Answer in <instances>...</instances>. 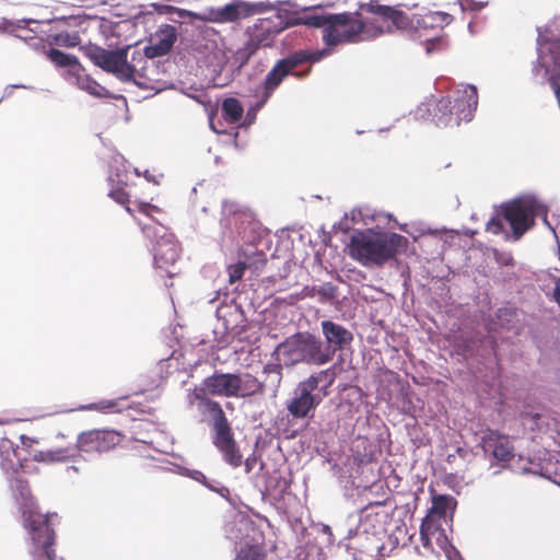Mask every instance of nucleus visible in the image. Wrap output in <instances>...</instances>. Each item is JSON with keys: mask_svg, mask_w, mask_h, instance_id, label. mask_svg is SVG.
Wrapping results in <instances>:
<instances>
[{"mask_svg": "<svg viewBox=\"0 0 560 560\" xmlns=\"http://www.w3.org/2000/svg\"><path fill=\"white\" fill-rule=\"evenodd\" d=\"M335 372L327 369L313 373L300 382L293 397L287 404L288 412L294 419L312 417L316 407L328 396V389L335 382Z\"/></svg>", "mask_w": 560, "mask_h": 560, "instance_id": "f03ea898", "label": "nucleus"}, {"mask_svg": "<svg viewBox=\"0 0 560 560\" xmlns=\"http://www.w3.org/2000/svg\"><path fill=\"white\" fill-rule=\"evenodd\" d=\"M82 89L86 90L92 95H100V85L95 81L88 80L86 84L82 85Z\"/></svg>", "mask_w": 560, "mask_h": 560, "instance_id": "a19ab883", "label": "nucleus"}, {"mask_svg": "<svg viewBox=\"0 0 560 560\" xmlns=\"http://www.w3.org/2000/svg\"><path fill=\"white\" fill-rule=\"evenodd\" d=\"M236 387V397L241 398L262 395L265 393V384L249 373L238 374Z\"/></svg>", "mask_w": 560, "mask_h": 560, "instance_id": "4be33fe9", "label": "nucleus"}, {"mask_svg": "<svg viewBox=\"0 0 560 560\" xmlns=\"http://www.w3.org/2000/svg\"><path fill=\"white\" fill-rule=\"evenodd\" d=\"M440 528V522L434 515L428 513V515L422 520L420 526V539L423 547L429 548L431 546V537L434 536Z\"/></svg>", "mask_w": 560, "mask_h": 560, "instance_id": "a878e982", "label": "nucleus"}, {"mask_svg": "<svg viewBox=\"0 0 560 560\" xmlns=\"http://www.w3.org/2000/svg\"><path fill=\"white\" fill-rule=\"evenodd\" d=\"M47 58L59 68L79 66V60L74 55L66 54L59 49L51 48L47 52Z\"/></svg>", "mask_w": 560, "mask_h": 560, "instance_id": "bb28decb", "label": "nucleus"}, {"mask_svg": "<svg viewBox=\"0 0 560 560\" xmlns=\"http://www.w3.org/2000/svg\"><path fill=\"white\" fill-rule=\"evenodd\" d=\"M121 435L114 430H90L78 436L77 446L84 453H104L115 448Z\"/></svg>", "mask_w": 560, "mask_h": 560, "instance_id": "1a4fd4ad", "label": "nucleus"}, {"mask_svg": "<svg viewBox=\"0 0 560 560\" xmlns=\"http://www.w3.org/2000/svg\"><path fill=\"white\" fill-rule=\"evenodd\" d=\"M332 14H312L306 16L305 24L313 27H323L325 34L328 25L330 24Z\"/></svg>", "mask_w": 560, "mask_h": 560, "instance_id": "72a5a7b5", "label": "nucleus"}, {"mask_svg": "<svg viewBox=\"0 0 560 560\" xmlns=\"http://www.w3.org/2000/svg\"><path fill=\"white\" fill-rule=\"evenodd\" d=\"M555 298L556 301L560 304V279L556 282Z\"/></svg>", "mask_w": 560, "mask_h": 560, "instance_id": "49530a36", "label": "nucleus"}, {"mask_svg": "<svg viewBox=\"0 0 560 560\" xmlns=\"http://www.w3.org/2000/svg\"><path fill=\"white\" fill-rule=\"evenodd\" d=\"M408 244V238L397 233L358 231L350 238L349 254L364 266H383L405 252Z\"/></svg>", "mask_w": 560, "mask_h": 560, "instance_id": "f257e3e1", "label": "nucleus"}, {"mask_svg": "<svg viewBox=\"0 0 560 560\" xmlns=\"http://www.w3.org/2000/svg\"><path fill=\"white\" fill-rule=\"evenodd\" d=\"M480 445L482 450L500 462H510L514 457V447L508 435L487 428L481 432Z\"/></svg>", "mask_w": 560, "mask_h": 560, "instance_id": "f8f14e48", "label": "nucleus"}, {"mask_svg": "<svg viewBox=\"0 0 560 560\" xmlns=\"http://www.w3.org/2000/svg\"><path fill=\"white\" fill-rule=\"evenodd\" d=\"M245 269H246V264L243 261H238L237 264L230 265L228 267L229 282L234 283V282L241 280L244 276Z\"/></svg>", "mask_w": 560, "mask_h": 560, "instance_id": "c9c22d12", "label": "nucleus"}, {"mask_svg": "<svg viewBox=\"0 0 560 560\" xmlns=\"http://www.w3.org/2000/svg\"><path fill=\"white\" fill-rule=\"evenodd\" d=\"M464 94L463 97L456 98L455 104L458 109L459 119L470 120L478 105L476 86L467 85L464 90Z\"/></svg>", "mask_w": 560, "mask_h": 560, "instance_id": "412c9836", "label": "nucleus"}, {"mask_svg": "<svg viewBox=\"0 0 560 560\" xmlns=\"http://www.w3.org/2000/svg\"><path fill=\"white\" fill-rule=\"evenodd\" d=\"M244 108L235 97H228L222 103V116L230 124H237L243 117Z\"/></svg>", "mask_w": 560, "mask_h": 560, "instance_id": "393cba45", "label": "nucleus"}, {"mask_svg": "<svg viewBox=\"0 0 560 560\" xmlns=\"http://www.w3.org/2000/svg\"><path fill=\"white\" fill-rule=\"evenodd\" d=\"M264 372H266V373H271V372L276 373L278 375V383H280V381H281V366L280 365H277V364H275V365H266L264 368Z\"/></svg>", "mask_w": 560, "mask_h": 560, "instance_id": "79ce46f5", "label": "nucleus"}, {"mask_svg": "<svg viewBox=\"0 0 560 560\" xmlns=\"http://www.w3.org/2000/svg\"><path fill=\"white\" fill-rule=\"evenodd\" d=\"M337 288L331 283H325L316 288V293L322 296V301L331 300L336 296Z\"/></svg>", "mask_w": 560, "mask_h": 560, "instance_id": "e433bc0d", "label": "nucleus"}, {"mask_svg": "<svg viewBox=\"0 0 560 560\" xmlns=\"http://www.w3.org/2000/svg\"><path fill=\"white\" fill-rule=\"evenodd\" d=\"M295 68L296 61L292 60L290 55L275 65V67L267 73L264 81L262 97L265 101L271 96L283 79L291 74Z\"/></svg>", "mask_w": 560, "mask_h": 560, "instance_id": "6ab92c4d", "label": "nucleus"}, {"mask_svg": "<svg viewBox=\"0 0 560 560\" xmlns=\"http://www.w3.org/2000/svg\"><path fill=\"white\" fill-rule=\"evenodd\" d=\"M109 197L113 198L116 202L125 206L126 211L132 215V209L128 206L129 195L124 188L110 190Z\"/></svg>", "mask_w": 560, "mask_h": 560, "instance_id": "f704fd0d", "label": "nucleus"}, {"mask_svg": "<svg viewBox=\"0 0 560 560\" xmlns=\"http://www.w3.org/2000/svg\"><path fill=\"white\" fill-rule=\"evenodd\" d=\"M101 405H102L101 409H109V408H114L116 406V404L112 400L101 402Z\"/></svg>", "mask_w": 560, "mask_h": 560, "instance_id": "de8ad7c7", "label": "nucleus"}, {"mask_svg": "<svg viewBox=\"0 0 560 560\" xmlns=\"http://www.w3.org/2000/svg\"><path fill=\"white\" fill-rule=\"evenodd\" d=\"M129 47L107 50L98 46H88L85 56L97 67L106 72L115 74L121 81L135 80L138 71L135 61H144L142 52L135 50L128 59Z\"/></svg>", "mask_w": 560, "mask_h": 560, "instance_id": "20e7f679", "label": "nucleus"}, {"mask_svg": "<svg viewBox=\"0 0 560 560\" xmlns=\"http://www.w3.org/2000/svg\"><path fill=\"white\" fill-rule=\"evenodd\" d=\"M222 209L225 214H236L241 212V206L232 200L223 201Z\"/></svg>", "mask_w": 560, "mask_h": 560, "instance_id": "4c0bfd02", "label": "nucleus"}, {"mask_svg": "<svg viewBox=\"0 0 560 560\" xmlns=\"http://www.w3.org/2000/svg\"><path fill=\"white\" fill-rule=\"evenodd\" d=\"M213 444L232 467L236 468L243 464V455L234 440L231 425L215 432Z\"/></svg>", "mask_w": 560, "mask_h": 560, "instance_id": "f3484780", "label": "nucleus"}, {"mask_svg": "<svg viewBox=\"0 0 560 560\" xmlns=\"http://www.w3.org/2000/svg\"><path fill=\"white\" fill-rule=\"evenodd\" d=\"M453 21V16L446 12L429 11L423 15L417 16L416 26L420 28H443Z\"/></svg>", "mask_w": 560, "mask_h": 560, "instance_id": "5701e85b", "label": "nucleus"}, {"mask_svg": "<svg viewBox=\"0 0 560 560\" xmlns=\"http://www.w3.org/2000/svg\"><path fill=\"white\" fill-rule=\"evenodd\" d=\"M452 102L450 100V97H442L441 100H439L435 104V110H438L439 113H441V115H439L438 113L434 114V118L436 119V125L438 126H441V125H448L451 119H452V106H451Z\"/></svg>", "mask_w": 560, "mask_h": 560, "instance_id": "c85d7f7f", "label": "nucleus"}, {"mask_svg": "<svg viewBox=\"0 0 560 560\" xmlns=\"http://www.w3.org/2000/svg\"><path fill=\"white\" fill-rule=\"evenodd\" d=\"M320 326L326 340L324 348H328L330 351L331 361L336 351L345 349L346 346L352 342L353 335L350 330L332 320H323Z\"/></svg>", "mask_w": 560, "mask_h": 560, "instance_id": "2eb2a0df", "label": "nucleus"}, {"mask_svg": "<svg viewBox=\"0 0 560 560\" xmlns=\"http://www.w3.org/2000/svg\"><path fill=\"white\" fill-rule=\"evenodd\" d=\"M138 211L145 214L147 217H152L153 212H159V208L148 202H139Z\"/></svg>", "mask_w": 560, "mask_h": 560, "instance_id": "58836bf2", "label": "nucleus"}, {"mask_svg": "<svg viewBox=\"0 0 560 560\" xmlns=\"http://www.w3.org/2000/svg\"><path fill=\"white\" fill-rule=\"evenodd\" d=\"M16 489L19 491V498L21 500V513L23 518V525L28 530V526H26L27 522L25 518V514H38L42 518L47 520V524L51 526L50 518L51 516H56L57 514H42L39 511H37L34 506L33 497L31 493V489L28 487L27 481L25 480H16Z\"/></svg>", "mask_w": 560, "mask_h": 560, "instance_id": "aec40b11", "label": "nucleus"}, {"mask_svg": "<svg viewBox=\"0 0 560 560\" xmlns=\"http://www.w3.org/2000/svg\"><path fill=\"white\" fill-rule=\"evenodd\" d=\"M447 460H448V462L453 460V456H452V455H448Z\"/></svg>", "mask_w": 560, "mask_h": 560, "instance_id": "603ef678", "label": "nucleus"}, {"mask_svg": "<svg viewBox=\"0 0 560 560\" xmlns=\"http://www.w3.org/2000/svg\"><path fill=\"white\" fill-rule=\"evenodd\" d=\"M329 50L328 49H322V50H316V51H307V50H299V51H295L293 54H291V58L292 60H295L296 61V68L305 62H318L320 61L324 57L328 56L329 55Z\"/></svg>", "mask_w": 560, "mask_h": 560, "instance_id": "cd10ccee", "label": "nucleus"}, {"mask_svg": "<svg viewBox=\"0 0 560 560\" xmlns=\"http://www.w3.org/2000/svg\"><path fill=\"white\" fill-rule=\"evenodd\" d=\"M237 382L238 374L215 372L206 377L198 387L212 396L236 397Z\"/></svg>", "mask_w": 560, "mask_h": 560, "instance_id": "ddd939ff", "label": "nucleus"}, {"mask_svg": "<svg viewBox=\"0 0 560 560\" xmlns=\"http://www.w3.org/2000/svg\"><path fill=\"white\" fill-rule=\"evenodd\" d=\"M81 42L78 33L61 32L51 36V43L61 47H75Z\"/></svg>", "mask_w": 560, "mask_h": 560, "instance_id": "7c9ffc66", "label": "nucleus"}, {"mask_svg": "<svg viewBox=\"0 0 560 560\" xmlns=\"http://www.w3.org/2000/svg\"><path fill=\"white\" fill-rule=\"evenodd\" d=\"M275 5L269 1L249 3L246 1H234L215 12V20L221 23L235 22L240 19H246L256 14L272 11Z\"/></svg>", "mask_w": 560, "mask_h": 560, "instance_id": "9d476101", "label": "nucleus"}, {"mask_svg": "<svg viewBox=\"0 0 560 560\" xmlns=\"http://www.w3.org/2000/svg\"><path fill=\"white\" fill-rule=\"evenodd\" d=\"M22 443L26 445V441H31L30 438H26L25 435H21Z\"/></svg>", "mask_w": 560, "mask_h": 560, "instance_id": "09e8293b", "label": "nucleus"}, {"mask_svg": "<svg viewBox=\"0 0 560 560\" xmlns=\"http://www.w3.org/2000/svg\"><path fill=\"white\" fill-rule=\"evenodd\" d=\"M278 486L280 487V492L283 494L290 489V482L285 479L280 477L277 480Z\"/></svg>", "mask_w": 560, "mask_h": 560, "instance_id": "37998d69", "label": "nucleus"}, {"mask_svg": "<svg viewBox=\"0 0 560 560\" xmlns=\"http://www.w3.org/2000/svg\"><path fill=\"white\" fill-rule=\"evenodd\" d=\"M368 11L377 15L380 19L381 24L377 26L378 33H383L384 31L393 32L394 30H407L413 25V20H410L406 13L387 5L370 3Z\"/></svg>", "mask_w": 560, "mask_h": 560, "instance_id": "9b49d317", "label": "nucleus"}, {"mask_svg": "<svg viewBox=\"0 0 560 560\" xmlns=\"http://www.w3.org/2000/svg\"><path fill=\"white\" fill-rule=\"evenodd\" d=\"M288 25L280 12L269 18L258 19L253 26L252 39L257 44L266 45L275 35L284 31Z\"/></svg>", "mask_w": 560, "mask_h": 560, "instance_id": "dca6fc26", "label": "nucleus"}, {"mask_svg": "<svg viewBox=\"0 0 560 560\" xmlns=\"http://www.w3.org/2000/svg\"><path fill=\"white\" fill-rule=\"evenodd\" d=\"M72 455L67 448H58V450H49L45 452H39L38 455H35L36 460L54 463V462H65L69 459Z\"/></svg>", "mask_w": 560, "mask_h": 560, "instance_id": "c756f323", "label": "nucleus"}, {"mask_svg": "<svg viewBox=\"0 0 560 560\" xmlns=\"http://www.w3.org/2000/svg\"><path fill=\"white\" fill-rule=\"evenodd\" d=\"M139 224L145 237L155 242L153 248L155 267L164 270L168 277H173L174 271L171 268L174 267L180 254V246L175 235L155 221L149 224H141L139 222Z\"/></svg>", "mask_w": 560, "mask_h": 560, "instance_id": "39448f33", "label": "nucleus"}, {"mask_svg": "<svg viewBox=\"0 0 560 560\" xmlns=\"http://www.w3.org/2000/svg\"><path fill=\"white\" fill-rule=\"evenodd\" d=\"M234 560H266V552L257 546H246L237 552Z\"/></svg>", "mask_w": 560, "mask_h": 560, "instance_id": "2f4dec72", "label": "nucleus"}, {"mask_svg": "<svg viewBox=\"0 0 560 560\" xmlns=\"http://www.w3.org/2000/svg\"><path fill=\"white\" fill-rule=\"evenodd\" d=\"M256 459L255 458H247L244 464H245V468H246V472H250L252 469H253V466L255 464Z\"/></svg>", "mask_w": 560, "mask_h": 560, "instance_id": "a18cd8bd", "label": "nucleus"}, {"mask_svg": "<svg viewBox=\"0 0 560 560\" xmlns=\"http://www.w3.org/2000/svg\"><path fill=\"white\" fill-rule=\"evenodd\" d=\"M95 408H97L96 405H91L86 409H95Z\"/></svg>", "mask_w": 560, "mask_h": 560, "instance_id": "3c124183", "label": "nucleus"}, {"mask_svg": "<svg viewBox=\"0 0 560 560\" xmlns=\"http://www.w3.org/2000/svg\"><path fill=\"white\" fill-rule=\"evenodd\" d=\"M176 39L175 27L168 24L164 25L150 38V44L145 47V57L153 59L166 55Z\"/></svg>", "mask_w": 560, "mask_h": 560, "instance_id": "a211bd4d", "label": "nucleus"}, {"mask_svg": "<svg viewBox=\"0 0 560 560\" xmlns=\"http://www.w3.org/2000/svg\"><path fill=\"white\" fill-rule=\"evenodd\" d=\"M457 501L450 494H436L432 497V506L429 511L430 514L438 516L439 520L445 518L448 510L454 511Z\"/></svg>", "mask_w": 560, "mask_h": 560, "instance_id": "b1692460", "label": "nucleus"}, {"mask_svg": "<svg viewBox=\"0 0 560 560\" xmlns=\"http://www.w3.org/2000/svg\"><path fill=\"white\" fill-rule=\"evenodd\" d=\"M316 294V288L315 287H304L303 290L296 295V299L302 300L305 298H313Z\"/></svg>", "mask_w": 560, "mask_h": 560, "instance_id": "ea45409f", "label": "nucleus"}, {"mask_svg": "<svg viewBox=\"0 0 560 560\" xmlns=\"http://www.w3.org/2000/svg\"><path fill=\"white\" fill-rule=\"evenodd\" d=\"M447 460H448V462L453 460V456H452V455H448Z\"/></svg>", "mask_w": 560, "mask_h": 560, "instance_id": "864d4df0", "label": "nucleus"}, {"mask_svg": "<svg viewBox=\"0 0 560 560\" xmlns=\"http://www.w3.org/2000/svg\"><path fill=\"white\" fill-rule=\"evenodd\" d=\"M209 393L202 388L195 387L190 394V401H197L199 410L208 412L213 420L214 432L230 425V422L221 405L209 397Z\"/></svg>", "mask_w": 560, "mask_h": 560, "instance_id": "4468645a", "label": "nucleus"}, {"mask_svg": "<svg viewBox=\"0 0 560 560\" xmlns=\"http://www.w3.org/2000/svg\"><path fill=\"white\" fill-rule=\"evenodd\" d=\"M142 56H143V58H144V61L140 62L138 59L135 61L136 67H137V69H138V71L136 72V74H139V75H142V74H141V70H143V69H144V67H143V66H140V65H142V63H143V65H144V63H147V59H149L148 57H145V51L142 54Z\"/></svg>", "mask_w": 560, "mask_h": 560, "instance_id": "c03bdc74", "label": "nucleus"}, {"mask_svg": "<svg viewBox=\"0 0 560 560\" xmlns=\"http://www.w3.org/2000/svg\"><path fill=\"white\" fill-rule=\"evenodd\" d=\"M287 365L300 363L324 365L330 362V351L315 335L304 331L288 337L278 347Z\"/></svg>", "mask_w": 560, "mask_h": 560, "instance_id": "7ed1b4c3", "label": "nucleus"}, {"mask_svg": "<svg viewBox=\"0 0 560 560\" xmlns=\"http://www.w3.org/2000/svg\"><path fill=\"white\" fill-rule=\"evenodd\" d=\"M26 526L33 544L32 556L35 560H57L56 532L38 514H25Z\"/></svg>", "mask_w": 560, "mask_h": 560, "instance_id": "6e6552de", "label": "nucleus"}, {"mask_svg": "<svg viewBox=\"0 0 560 560\" xmlns=\"http://www.w3.org/2000/svg\"><path fill=\"white\" fill-rule=\"evenodd\" d=\"M503 313H508V310L500 308L499 310V317H501Z\"/></svg>", "mask_w": 560, "mask_h": 560, "instance_id": "8fccbe9b", "label": "nucleus"}, {"mask_svg": "<svg viewBox=\"0 0 560 560\" xmlns=\"http://www.w3.org/2000/svg\"><path fill=\"white\" fill-rule=\"evenodd\" d=\"M366 23L360 19L359 13H339L332 14L330 24L323 34L324 42L329 46H336L341 43H354L360 39L364 33Z\"/></svg>", "mask_w": 560, "mask_h": 560, "instance_id": "0eeeda50", "label": "nucleus"}, {"mask_svg": "<svg viewBox=\"0 0 560 560\" xmlns=\"http://www.w3.org/2000/svg\"><path fill=\"white\" fill-rule=\"evenodd\" d=\"M500 212L487 223V231L499 234L503 231L502 220H505L518 240L533 224L534 211L530 202L524 199H514L501 206Z\"/></svg>", "mask_w": 560, "mask_h": 560, "instance_id": "423d86ee", "label": "nucleus"}, {"mask_svg": "<svg viewBox=\"0 0 560 560\" xmlns=\"http://www.w3.org/2000/svg\"><path fill=\"white\" fill-rule=\"evenodd\" d=\"M32 22H34V21L31 19H22V20L11 21L5 18H1L0 19V32L13 33L18 30H24Z\"/></svg>", "mask_w": 560, "mask_h": 560, "instance_id": "473e14b6", "label": "nucleus"}]
</instances>
